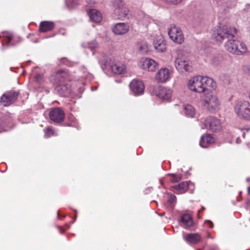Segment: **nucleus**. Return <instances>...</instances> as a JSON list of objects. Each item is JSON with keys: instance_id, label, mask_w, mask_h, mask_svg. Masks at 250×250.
Returning a JSON list of instances; mask_svg holds the SVG:
<instances>
[{"instance_id": "nucleus-1", "label": "nucleus", "mask_w": 250, "mask_h": 250, "mask_svg": "<svg viewBox=\"0 0 250 250\" xmlns=\"http://www.w3.org/2000/svg\"><path fill=\"white\" fill-rule=\"evenodd\" d=\"M236 29L234 27L223 25L218 26L214 30L212 37L219 42H222L225 39L227 42L225 44L226 49L229 52L237 55H242L247 51L246 45L236 40Z\"/></svg>"}, {"instance_id": "nucleus-2", "label": "nucleus", "mask_w": 250, "mask_h": 250, "mask_svg": "<svg viewBox=\"0 0 250 250\" xmlns=\"http://www.w3.org/2000/svg\"><path fill=\"white\" fill-rule=\"evenodd\" d=\"M234 111L240 118L250 120V103L246 101H237L235 103Z\"/></svg>"}, {"instance_id": "nucleus-3", "label": "nucleus", "mask_w": 250, "mask_h": 250, "mask_svg": "<svg viewBox=\"0 0 250 250\" xmlns=\"http://www.w3.org/2000/svg\"><path fill=\"white\" fill-rule=\"evenodd\" d=\"M205 106L211 113H214L219 108L220 105L219 100L217 96L208 94L204 99Z\"/></svg>"}, {"instance_id": "nucleus-4", "label": "nucleus", "mask_w": 250, "mask_h": 250, "mask_svg": "<svg viewBox=\"0 0 250 250\" xmlns=\"http://www.w3.org/2000/svg\"><path fill=\"white\" fill-rule=\"evenodd\" d=\"M168 35L174 42L181 44L184 41L182 30L175 25H171L168 31Z\"/></svg>"}, {"instance_id": "nucleus-5", "label": "nucleus", "mask_w": 250, "mask_h": 250, "mask_svg": "<svg viewBox=\"0 0 250 250\" xmlns=\"http://www.w3.org/2000/svg\"><path fill=\"white\" fill-rule=\"evenodd\" d=\"M188 87L193 92L202 93L204 92V88L202 83L201 76H197L191 78L188 83Z\"/></svg>"}, {"instance_id": "nucleus-6", "label": "nucleus", "mask_w": 250, "mask_h": 250, "mask_svg": "<svg viewBox=\"0 0 250 250\" xmlns=\"http://www.w3.org/2000/svg\"><path fill=\"white\" fill-rule=\"evenodd\" d=\"M19 94L18 91H8L1 97L0 103L4 106H8L17 100Z\"/></svg>"}, {"instance_id": "nucleus-7", "label": "nucleus", "mask_w": 250, "mask_h": 250, "mask_svg": "<svg viewBox=\"0 0 250 250\" xmlns=\"http://www.w3.org/2000/svg\"><path fill=\"white\" fill-rule=\"evenodd\" d=\"M205 125L207 129L212 131H217L222 128L220 121L215 117L210 116L205 121Z\"/></svg>"}, {"instance_id": "nucleus-8", "label": "nucleus", "mask_w": 250, "mask_h": 250, "mask_svg": "<svg viewBox=\"0 0 250 250\" xmlns=\"http://www.w3.org/2000/svg\"><path fill=\"white\" fill-rule=\"evenodd\" d=\"M50 119L55 123H60L63 121L65 117L64 111L59 107L53 108L49 114Z\"/></svg>"}, {"instance_id": "nucleus-9", "label": "nucleus", "mask_w": 250, "mask_h": 250, "mask_svg": "<svg viewBox=\"0 0 250 250\" xmlns=\"http://www.w3.org/2000/svg\"><path fill=\"white\" fill-rule=\"evenodd\" d=\"M175 62L176 69L181 73L190 72L192 71L191 65L185 60L178 58L175 60Z\"/></svg>"}, {"instance_id": "nucleus-10", "label": "nucleus", "mask_w": 250, "mask_h": 250, "mask_svg": "<svg viewBox=\"0 0 250 250\" xmlns=\"http://www.w3.org/2000/svg\"><path fill=\"white\" fill-rule=\"evenodd\" d=\"M130 88L134 95L138 96L144 93L145 86L142 81L134 79L130 83Z\"/></svg>"}, {"instance_id": "nucleus-11", "label": "nucleus", "mask_w": 250, "mask_h": 250, "mask_svg": "<svg viewBox=\"0 0 250 250\" xmlns=\"http://www.w3.org/2000/svg\"><path fill=\"white\" fill-rule=\"evenodd\" d=\"M140 66L148 71H154L158 66V63L150 58L142 60L140 62Z\"/></svg>"}, {"instance_id": "nucleus-12", "label": "nucleus", "mask_w": 250, "mask_h": 250, "mask_svg": "<svg viewBox=\"0 0 250 250\" xmlns=\"http://www.w3.org/2000/svg\"><path fill=\"white\" fill-rule=\"evenodd\" d=\"M170 77V72L167 68L160 69L156 73V80L159 83H165L168 81Z\"/></svg>"}, {"instance_id": "nucleus-13", "label": "nucleus", "mask_w": 250, "mask_h": 250, "mask_svg": "<svg viewBox=\"0 0 250 250\" xmlns=\"http://www.w3.org/2000/svg\"><path fill=\"white\" fill-rule=\"evenodd\" d=\"M155 93L157 96L164 100H168L172 95V92L170 89L161 86L156 89Z\"/></svg>"}, {"instance_id": "nucleus-14", "label": "nucleus", "mask_w": 250, "mask_h": 250, "mask_svg": "<svg viewBox=\"0 0 250 250\" xmlns=\"http://www.w3.org/2000/svg\"><path fill=\"white\" fill-rule=\"evenodd\" d=\"M202 83L204 88V92L206 90H213L216 87V82L212 79L208 77L201 76Z\"/></svg>"}, {"instance_id": "nucleus-15", "label": "nucleus", "mask_w": 250, "mask_h": 250, "mask_svg": "<svg viewBox=\"0 0 250 250\" xmlns=\"http://www.w3.org/2000/svg\"><path fill=\"white\" fill-rule=\"evenodd\" d=\"M207 53L210 62L214 65L219 64L223 61L222 56L216 53L214 50L208 49Z\"/></svg>"}, {"instance_id": "nucleus-16", "label": "nucleus", "mask_w": 250, "mask_h": 250, "mask_svg": "<svg viewBox=\"0 0 250 250\" xmlns=\"http://www.w3.org/2000/svg\"><path fill=\"white\" fill-rule=\"evenodd\" d=\"M154 49L158 52H163L166 50V44L162 36H158L153 42Z\"/></svg>"}, {"instance_id": "nucleus-17", "label": "nucleus", "mask_w": 250, "mask_h": 250, "mask_svg": "<svg viewBox=\"0 0 250 250\" xmlns=\"http://www.w3.org/2000/svg\"><path fill=\"white\" fill-rule=\"evenodd\" d=\"M54 80L56 83H61L65 81H70V78L67 71L61 70L55 73Z\"/></svg>"}, {"instance_id": "nucleus-18", "label": "nucleus", "mask_w": 250, "mask_h": 250, "mask_svg": "<svg viewBox=\"0 0 250 250\" xmlns=\"http://www.w3.org/2000/svg\"><path fill=\"white\" fill-rule=\"evenodd\" d=\"M129 30V26L125 23H118L112 28V31L117 35H123Z\"/></svg>"}, {"instance_id": "nucleus-19", "label": "nucleus", "mask_w": 250, "mask_h": 250, "mask_svg": "<svg viewBox=\"0 0 250 250\" xmlns=\"http://www.w3.org/2000/svg\"><path fill=\"white\" fill-rule=\"evenodd\" d=\"M87 14L90 20L93 22H99L102 20V15L101 13L94 9L87 10Z\"/></svg>"}, {"instance_id": "nucleus-20", "label": "nucleus", "mask_w": 250, "mask_h": 250, "mask_svg": "<svg viewBox=\"0 0 250 250\" xmlns=\"http://www.w3.org/2000/svg\"><path fill=\"white\" fill-rule=\"evenodd\" d=\"M55 24L52 21H43L40 24L39 30L42 32H46L54 29Z\"/></svg>"}, {"instance_id": "nucleus-21", "label": "nucleus", "mask_w": 250, "mask_h": 250, "mask_svg": "<svg viewBox=\"0 0 250 250\" xmlns=\"http://www.w3.org/2000/svg\"><path fill=\"white\" fill-rule=\"evenodd\" d=\"M214 141L215 139L211 135H204L200 140V145L201 147L206 148L208 145L212 144Z\"/></svg>"}, {"instance_id": "nucleus-22", "label": "nucleus", "mask_w": 250, "mask_h": 250, "mask_svg": "<svg viewBox=\"0 0 250 250\" xmlns=\"http://www.w3.org/2000/svg\"><path fill=\"white\" fill-rule=\"evenodd\" d=\"M112 72L116 74H122L126 71L125 65L121 62H117L111 66Z\"/></svg>"}, {"instance_id": "nucleus-23", "label": "nucleus", "mask_w": 250, "mask_h": 250, "mask_svg": "<svg viewBox=\"0 0 250 250\" xmlns=\"http://www.w3.org/2000/svg\"><path fill=\"white\" fill-rule=\"evenodd\" d=\"M184 238L188 243L197 244L200 241L201 236L198 233H189L185 235Z\"/></svg>"}, {"instance_id": "nucleus-24", "label": "nucleus", "mask_w": 250, "mask_h": 250, "mask_svg": "<svg viewBox=\"0 0 250 250\" xmlns=\"http://www.w3.org/2000/svg\"><path fill=\"white\" fill-rule=\"evenodd\" d=\"M2 36L4 38L2 42L3 45L11 46L15 45L12 42H11L13 38V35L11 33L4 32L2 33Z\"/></svg>"}, {"instance_id": "nucleus-25", "label": "nucleus", "mask_w": 250, "mask_h": 250, "mask_svg": "<svg viewBox=\"0 0 250 250\" xmlns=\"http://www.w3.org/2000/svg\"><path fill=\"white\" fill-rule=\"evenodd\" d=\"M181 223L185 229H188L193 225V220L191 217L187 214H184L181 217Z\"/></svg>"}, {"instance_id": "nucleus-26", "label": "nucleus", "mask_w": 250, "mask_h": 250, "mask_svg": "<svg viewBox=\"0 0 250 250\" xmlns=\"http://www.w3.org/2000/svg\"><path fill=\"white\" fill-rule=\"evenodd\" d=\"M57 89L60 93V94L63 97L67 96L70 91L68 84H62V83H58Z\"/></svg>"}, {"instance_id": "nucleus-27", "label": "nucleus", "mask_w": 250, "mask_h": 250, "mask_svg": "<svg viewBox=\"0 0 250 250\" xmlns=\"http://www.w3.org/2000/svg\"><path fill=\"white\" fill-rule=\"evenodd\" d=\"M172 188L177 191L179 193H184L188 189V184L187 182H183L177 185L173 186Z\"/></svg>"}, {"instance_id": "nucleus-28", "label": "nucleus", "mask_w": 250, "mask_h": 250, "mask_svg": "<svg viewBox=\"0 0 250 250\" xmlns=\"http://www.w3.org/2000/svg\"><path fill=\"white\" fill-rule=\"evenodd\" d=\"M112 4L114 8V13H119L121 9L125 6L122 0H113Z\"/></svg>"}, {"instance_id": "nucleus-29", "label": "nucleus", "mask_w": 250, "mask_h": 250, "mask_svg": "<svg viewBox=\"0 0 250 250\" xmlns=\"http://www.w3.org/2000/svg\"><path fill=\"white\" fill-rule=\"evenodd\" d=\"M119 13H115V14L118 16L119 19L129 18V10L125 6L119 10Z\"/></svg>"}, {"instance_id": "nucleus-30", "label": "nucleus", "mask_w": 250, "mask_h": 250, "mask_svg": "<svg viewBox=\"0 0 250 250\" xmlns=\"http://www.w3.org/2000/svg\"><path fill=\"white\" fill-rule=\"evenodd\" d=\"M184 106L186 115L190 117H193L195 115V110L192 106L187 104Z\"/></svg>"}, {"instance_id": "nucleus-31", "label": "nucleus", "mask_w": 250, "mask_h": 250, "mask_svg": "<svg viewBox=\"0 0 250 250\" xmlns=\"http://www.w3.org/2000/svg\"><path fill=\"white\" fill-rule=\"evenodd\" d=\"M138 48L142 53H145L148 51V45L146 42L143 41L138 43Z\"/></svg>"}, {"instance_id": "nucleus-32", "label": "nucleus", "mask_w": 250, "mask_h": 250, "mask_svg": "<svg viewBox=\"0 0 250 250\" xmlns=\"http://www.w3.org/2000/svg\"><path fill=\"white\" fill-rule=\"evenodd\" d=\"M169 175L171 176L169 181L172 183L178 182L182 178V176L180 174H170Z\"/></svg>"}, {"instance_id": "nucleus-33", "label": "nucleus", "mask_w": 250, "mask_h": 250, "mask_svg": "<svg viewBox=\"0 0 250 250\" xmlns=\"http://www.w3.org/2000/svg\"><path fill=\"white\" fill-rule=\"evenodd\" d=\"M98 43L95 41H92V42L88 43L87 47L89 48L92 52H93L96 48L98 47Z\"/></svg>"}, {"instance_id": "nucleus-34", "label": "nucleus", "mask_w": 250, "mask_h": 250, "mask_svg": "<svg viewBox=\"0 0 250 250\" xmlns=\"http://www.w3.org/2000/svg\"><path fill=\"white\" fill-rule=\"evenodd\" d=\"M54 133V131L51 127H48L45 130V135L44 136L45 138H48L52 135H53Z\"/></svg>"}, {"instance_id": "nucleus-35", "label": "nucleus", "mask_w": 250, "mask_h": 250, "mask_svg": "<svg viewBox=\"0 0 250 250\" xmlns=\"http://www.w3.org/2000/svg\"><path fill=\"white\" fill-rule=\"evenodd\" d=\"M69 2V5L71 7L76 6L80 4V0H67Z\"/></svg>"}, {"instance_id": "nucleus-36", "label": "nucleus", "mask_w": 250, "mask_h": 250, "mask_svg": "<svg viewBox=\"0 0 250 250\" xmlns=\"http://www.w3.org/2000/svg\"><path fill=\"white\" fill-rule=\"evenodd\" d=\"M167 3H169L172 4L176 5L181 3L182 0H163Z\"/></svg>"}, {"instance_id": "nucleus-37", "label": "nucleus", "mask_w": 250, "mask_h": 250, "mask_svg": "<svg viewBox=\"0 0 250 250\" xmlns=\"http://www.w3.org/2000/svg\"><path fill=\"white\" fill-rule=\"evenodd\" d=\"M176 197L175 195H171L168 198V202L170 204H173L176 202Z\"/></svg>"}, {"instance_id": "nucleus-38", "label": "nucleus", "mask_w": 250, "mask_h": 250, "mask_svg": "<svg viewBox=\"0 0 250 250\" xmlns=\"http://www.w3.org/2000/svg\"><path fill=\"white\" fill-rule=\"evenodd\" d=\"M35 79L38 82L40 83L42 81V75L40 74H38L36 75Z\"/></svg>"}, {"instance_id": "nucleus-39", "label": "nucleus", "mask_w": 250, "mask_h": 250, "mask_svg": "<svg viewBox=\"0 0 250 250\" xmlns=\"http://www.w3.org/2000/svg\"><path fill=\"white\" fill-rule=\"evenodd\" d=\"M62 62H61L60 63L64 64H67V60L65 58H63L62 59Z\"/></svg>"}, {"instance_id": "nucleus-40", "label": "nucleus", "mask_w": 250, "mask_h": 250, "mask_svg": "<svg viewBox=\"0 0 250 250\" xmlns=\"http://www.w3.org/2000/svg\"><path fill=\"white\" fill-rule=\"evenodd\" d=\"M206 223L208 224L210 228H212L213 227V224L211 221L209 220H207Z\"/></svg>"}, {"instance_id": "nucleus-41", "label": "nucleus", "mask_w": 250, "mask_h": 250, "mask_svg": "<svg viewBox=\"0 0 250 250\" xmlns=\"http://www.w3.org/2000/svg\"><path fill=\"white\" fill-rule=\"evenodd\" d=\"M250 130V129L249 128H247V129H244L243 130V134H242V137L244 138H245V134H246V132H248L249 131V130Z\"/></svg>"}, {"instance_id": "nucleus-42", "label": "nucleus", "mask_w": 250, "mask_h": 250, "mask_svg": "<svg viewBox=\"0 0 250 250\" xmlns=\"http://www.w3.org/2000/svg\"><path fill=\"white\" fill-rule=\"evenodd\" d=\"M104 63L105 65H106L108 63V61L107 59H104Z\"/></svg>"}, {"instance_id": "nucleus-43", "label": "nucleus", "mask_w": 250, "mask_h": 250, "mask_svg": "<svg viewBox=\"0 0 250 250\" xmlns=\"http://www.w3.org/2000/svg\"><path fill=\"white\" fill-rule=\"evenodd\" d=\"M88 3L90 4H93L95 3V2L94 0H91L90 1H88Z\"/></svg>"}, {"instance_id": "nucleus-44", "label": "nucleus", "mask_w": 250, "mask_h": 250, "mask_svg": "<svg viewBox=\"0 0 250 250\" xmlns=\"http://www.w3.org/2000/svg\"><path fill=\"white\" fill-rule=\"evenodd\" d=\"M236 141V143L237 144H239V143H240L241 142L240 139V138L239 137L237 138Z\"/></svg>"}, {"instance_id": "nucleus-45", "label": "nucleus", "mask_w": 250, "mask_h": 250, "mask_svg": "<svg viewBox=\"0 0 250 250\" xmlns=\"http://www.w3.org/2000/svg\"><path fill=\"white\" fill-rule=\"evenodd\" d=\"M248 191L249 194H250V187L248 188Z\"/></svg>"}, {"instance_id": "nucleus-46", "label": "nucleus", "mask_w": 250, "mask_h": 250, "mask_svg": "<svg viewBox=\"0 0 250 250\" xmlns=\"http://www.w3.org/2000/svg\"><path fill=\"white\" fill-rule=\"evenodd\" d=\"M249 98L250 100V93L249 94Z\"/></svg>"}, {"instance_id": "nucleus-47", "label": "nucleus", "mask_w": 250, "mask_h": 250, "mask_svg": "<svg viewBox=\"0 0 250 250\" xmlns=\"http://www.w3.org/2000/svg\"><path fill=\"white\" fill-rule=\"evenodd\" d=\"M202 209L204 210L205 209V208L204 207H202Z\"/></svg>"}, {"instance_id": "nucleus-48", "label": "nucleus", "mask_w": 250, "mask_h": 250, "mask_svg": "<svg viewBox=\"0 0 250 250\" xmlns=\"http://www.w3.org/2000/svg\"><path fill=\"white\" fill-rule=\"evenodd\" d=\"M96 89H97V87H94V89H92V90H96Z\"/></svg>"}]
</instances>
